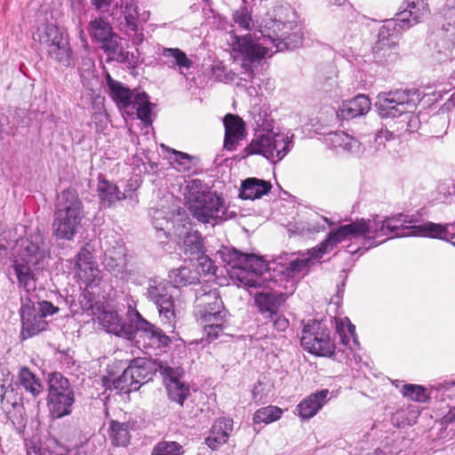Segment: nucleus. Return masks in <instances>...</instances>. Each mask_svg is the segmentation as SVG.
I'll list each match as a JSON object with an SVG mask.
<instances>
[{"instance_id": "39", "label": "nucleus", "mask_w": 455, "mask_h": 455, "mask_svg": "<svg viewBox=\"0 0 455 455\" xmlns=\"http://www.w3.org/2000/svg\"><path fill=\"white\" fill-rule=\"evenodd\" d=\"M218 253L223 262L232 267L231 276L235 278V271L240 270L243 260L246 259V254L229 247H223Z\"/></svg>"}, {"instance_id": "34", "label": "nucleus", "mask_w": 455, "mask_h": 455, "mask_svg": "<svg viewBox=\"0 0 455 455\" xmlns=\"http://www.w3.org/2000/svg\"><path fill=\"white\" fill-rule=\"evenodd\" d=\"M158 309V314L162 323L173 331L177 322V315L175 313L174 300L172 296L155 303Z\"/></svg>"}, {"instance_id": "53", "label": "nucleus", "mask_w": 455, "mask_h": 455, "mask_svg": "<svg viewBox=\"0 0 455 455\" xmlns=\"http://www.w3.org/2000/svg\"><path fill=\"white\" fill-rule=\"evenodd\" d=\"M226 321L212 320L208 323H200L210 340L217 339L223 331V324Z\"/></svg>"}, {"instance_id": "42", "label": "nucleus", "mask_w": 455, "mask_h": 455, "mask_svg": "<svg viewBox=\"0 0 455 455\" xmlns=\"http://www.w3.org/2000/svg\"><path fill=\"white\" fill-rule=\"evenodd\" d=\"M62 394H74L70 389L68 379L60 373L54 372L49 377V394L48 396L62 395Z\"/></svg>"}, {"instance_id": "22", "label": "nucleus", "mask_w": 455, "mask_h": 455, "mask_svg": "<svg viewBox=\"0 0 455 455\" xmlns=\"http://www.w3.org/2000/svg\"><path fill=\"white\" fill-rule=\"evenodd\" d=\"M437 411L441 425L455 431V381L450 384V387H445Z\"/></svg>"}, {"instance_id": "44", "label": "nucleus", "mask_w": 455, "mask_h": 455, "mask_svg": "<svg viewBox=\"0 0 455 455\" xmlns=\"http://www.w3.org/2000/svg\"><path fill=\"white\" fill-rule=\"evenodd\" d=\"M282 415L283 410L281 408L274 405H268L257 410L253 414L252 419L256 424H270L281 419Z\"/></svg>"}, {"instance_id": "58", "label": "nucleus", "mask_w": 455, "mask_h": 455, "mask_svg": "<svg viewBox=\"0 0 455 455\" xmlns=\"http://www.w3.org/2000/svg\"><path fill=\"white\" fill-rule=\"evenodd\" d=\"M437 193L439 195L438 200L442 202H448L451 196L455 195V180L452 182H443L437 187Z\"/></svg>"}, {"instance_id": "38", "label": "nucleus", "mask_w": 455, "mask_h": 455, "mask_svg": "<svg viewBox=\"0 0 455 455\" xmlns=\"http://www.w3.org/2000/svg\"><path fill=\"white\" fill-rule=\"evenodd\" d=\"M146 295L154 304L171 296L165 281L157 277L148 280Z\"/></svg>"}, {"instance_id": "20", "label": "nucleus", "mask_w": 455, "mask_h": 455, "mask_svg": "<svg viewBox=\"0 0 455 455\" xmlns=\"http://www.w3.org/2000/svg\"><path fill=\"white\" fill-rule=\"evenodd\" d=\"M159 371L165 379L166 389L170 399L180 405L189 395V388L179 379L180 369H173L168 365H160Z\"/></svg>"}, {"instance_id": "7", "label": "nucleus", "mask_w": 455, "mask_h": 455, "mask_svg": "<svg viewBox=\"0 0 455 455\" xmlns=\"http://www.w3.org/2000/svg\"><path fill=\"white\" fill-rule=\"evenodd\" d=\"M84 207L75 190H64L59 196L52 224L53 234L71 240L78 232L84 219Z\"/></svg>"}, {"instance_id": "14", "label": "nucleus", "mask_w": 455, "mask_h": 455, "mask_svg": "<svg viewBox=\"0 0 455 455\" xmlns=\"http://www.w3.org/2000/svg\"><path fill=\"white\" fill-rule=\"evenodd\" d=\"M102 263L106 270L121 280L129 282L135 278L136 273L128 265L126 249L121 242H116L105 250Z\"/></svg>"}, {"instance_id": "55", "label": "nucleus", "mask_w": 455, "mask_h": 455, "mask_svg": "<svg viewBox=\"0 0 455 455\" xmlns=\"http://www.w3.org/2000/svg\"><path fill=\"white\" fill-rule=\"evenodd\" d=\"M298 415L302 420H308L313 417V398L307 396L297 405Z\"/></svg>"}, {"instance_id": "47", "label": "nucleus", "mask_w": 455, "mask_h": 455, "mask_svg": "<svg viewBox=\"0 0 455 455\" xmlns=\"http://www.w3.org/2000/svg\"><path fill=\"white\" fill-rule=\"evenodd\" d=\"M133 107L137 108V116L145 124L151 123V104L148 101V96L145 92H136Z\"/></svg>"}, {"instance_id": "37", "label": "nucleus", "mask_w": 455, "mask_h": 455, "mask_svg": "<svg viewBox=\"0 0 455 455\" xmlns=\"http://www.w3.org/2000/svg\"><path fill=\"white\" fill-rule=\"evenodd\" d=\"M328 6L339 8L341 18L347 23L350 29L356 28L357 12L347 0H325Z\"/></svg>"}, {"instance_id": "54", "label": "nucleus", "mask_w": 455, "mask_h": 455, "mask_svg": "<svg viewBox=\"0 0 455 455\" xmlns=\"http://www.w3.org/2000/svg\"><path fill=\"white\" fill-rule=\"evenodd\" d=\"M235 23L244 30H251L253 27V22L248 11L244 8L235 11L233 14Z\"/></svg>"}, {"instance_id": "64", "label": "nucleus", "mask_w": 455, "mask_h": 455, "mask_svg": "<svg viewBox=\"0 0 455 455\" xmlns=\"http://www.w3.org/2000/svg\"><path fill=\"white\" fill-rule=\"evenodd\" d=\"M100 42L102 44L101 48L104 50L105 52H108L110 54L116 53V52L117 50V44L113 39V36L109 37L106 41H100Z\"/></svg>"}, {"instance_id": "41", "label": "nucleus", "mask_w": 455, "mask_h": 455, "mask_svg": "<svg viewBox=\"0 0 455 455\" xmlns=\"http://www.w3.org/2000/svg\"><path fill=\"white\" fill-rule=\"evenodd\" d=\"M20 383L27 392H29L34 396L38 395L43 392V386L36 376L27 368L23 367L19 374Z\"/></svg>"}, {"instance_id": "52", "label": "nucleus", "mask_w": 455, "mask_h": 455, "mask_svg": "<svg viewBox=\"0 0 455 455\" xmlns=\"http://www.w3.org/2000/svg\"><path fill=\"white\" fill-rule=\"evenodd\" d=\"M150 215L152 224L157 231H163L164 234L170 231L171 222L167 220L163 211L154 209L151 211Z\"/></svg>"}, {"instance_id": "3", "label": "nucleus", "mask_w": 455, "mask_h": 455, "mask_svg": "<svg viewBox=\"0 0 455 455\" xmlns=\"http://www.w3.org/2000/svg\"><path fill=\"white\" fill-rule=\"evenodd\" d=\"M355 326L349 318L315 313V356L327 357L348 366L361 361Z\"/></svg>"}, {"instance_id": "15", "label": "nucleus", "mask_w": 455, "mask_h": 455, "mask_svg": "<svg viewBox=\"0 0 455 455\" xmlns=\"http://www.w3.org/2000/svg\"><path fill=\"white\" fill-rule=\"evenodd\" d=\"M267 269V264L261 257L246 254L240 270L235 271L237 285L250 288L260 286L263 283L261 275Z\"/></svg>"}, {"instance_id": "61", "label": "nucleus", "mask_w": 455, "mask_h": 455, "mask_svg": "<svg viewBox=\"0 0 455 455\" xmlns=\"http://www.w3.org/2000/svg\"><path fill=\"white\" fill-rule=\"evenodd\" d=\"M395 138V135L392 132L387 129H380L375 134V142L379 145V147H385V142L391 140Z\"/></svg>"}, {"instance_id": "28", "label": "nucleus", "mask_w": 455, "mask_h": 455, "mask_svg": "<svg viewBox=\"0 0 455 455\" xmlns=\"http://www.w3.org/2000/svg\"><path fill=\"white\" fill-rule=\"evenodd\" d=\"M271 188L272 186L268 181L257 178H248L243 181L239 196L242 199L254 200L267 194Z\"/></svg>"}, {"instance_id": "51", "label": "nucleus", "mask_w": 455, "mask_h": 455, "mask_svg": "<svg viewBox=\"0 0 455 455\" xmlns=\"http://www.w3.org/2000/svg\"><path fill=\"white\" fill-rule=\"evenodd\" d=\"M338 394V390L330 392L328 389L315 392V415H316L329 401L332 398H336Z\"/></svg>"}, {"instance_id": "57", "label": "nucleus", "mask_w": 455, "mask_h": 455, "mask_svg": "<svg viewBox=\"0 0 455 455\" xmlns=\"http://www.w3.org/2000/svg\"><path fill=\"white\" fill-rule=\"evenodd\" d=\"M300 344L309 354H313V332L309 323L303 326L300 333Z\"/></svg>"}, {"instance_id": "23", "label": "nucleus", "mask_w": 455, "mask_h": 455, "mask_svg": "<svg viewBox=\"0 0 455 455\" xmlns=\"http://www.w3.org/2000/svg\"><path fill=\"white\" fill-rule=\"evenodd\" d=\"M223 124L225 127L224 148L234 150L245 136L244 122L236 115L228 114L223 118Z\"/></svg>"}, {"instance_id": "33", "label": "nucleus", "mask_w": 455, "mask_h": 455, "mask_svg": "<svg viewBox=\"0 0 455 455\" xmlns=\"http://www.w3.org/2000/svg\"><path fill=\"white\" fill-rule=\"evenodd\" d=\"M419 416V410L418 406L408 404L398 408L395 412H393L390 421L392 425L396 427H403L416 423Z\"/></svg>"}, {"instance_id": "9", "label": "nucleus", "mask_w": 455, "mask_h": 455, "mask_svg": "<svg viewBox=\"0 0 455 455\" xmlns=\"http://www.w3.org/2000/svg\"><path fill=\"white\" fill-rule=\"evenodd\" d=\"M34 39L46 48L48 56L60 66L68 68L75 65L69 43L56 25L42 24L37 28Z\"/></svg>"}, {"instance_id": "21", "label": "nucleus", "mask_w": 455, "mask_h": 455, "mask_svg": "<svg viewBox=\"0 0 455 455\" xmlns=\"http://www.w3.org/2000/svg\"><path fill=\"white\" fill-rule=\"evenodd\" d=\"M20 317L22 322L21 334L24 339L41 332L47 326V322L36 312V305H32L29 301L22 305Z\"/></svg>"}, {"instance_id": "24", "label": "nucleus", "mask_w": 455, "mask_h": 455, "mask_svg": "<svg viewBox=\"0 0 455 455\" xmlns=\"http://www.w3.org/2000/svg\"><path fill=\"white\" fill-rule=\"evenodd\" d=\"M371 108L370 99L364 94H358L351 100L344 101L339 109L334 111L336 116L341 120H349L363 116Z\"/></svg>"}, {"instance_id": "2", "label": "nucleus", "mask_w": 455, "mask_h": 455, "mask_svg": "<svg viewBox=\"0 0 455 455\" xmlns=\"http://www.w3.org/2000/svg\"><path fill=\"white\" fill-rule=\"evenodd\" d=\"M295 26L292 8L287 4L276 5L266 13L259 26L262 42H259V38L253 40L251 35L238 36L230 34L231 55L235 60L241 61V67L246 72L252 73L253 67L272 52L268 44L275 46V52L293 49L301 44L300 35H290Z\"/></svg>"}, {"instance_id": "48", "label": "nucleus", "mask_w": 455, "mask_h": 455, "mask_svg": "<svg viewBox=\"0 0 455 455\" xmlns=\"http://www.w3.org/2000/svg\"><path fill=\"white\" fill-rule=\"evenodd\" d=\"M401 394L412 401L425 403L429 399L426 387L416 384L402 385Z\"/></svg>"}, {"instance_id": "31", "label": "nucleus", "mask_w": 455, "mask_h": 455, "mask_svg": "<svg viewBox=\"0 0 455 455\" xmlns=\"http://www.w3.org/2000/svg\"><path fill=\"white\" fill-rule=\"evenodd\" d=\"M133 424L130 421L119 422L110 420L108 427V435L112 443L116 446H127L130 443L131 434Z\"/></svg>"}, {"instance_id": "6", "label": "nucleus", "mask_w": 455, "mask_h": 455, "mask_svg": "<svg viewBox=\"0 0 455 455\" xmlns=\"http://www.w3.org/2000/svg\"><path fill=\"white\" fill-rule=\"evenodd\" d=\"M129 323H124L116 311L103 310L99 315V323L108 332L128 340H134L137 333L148 339L151 346L166 347L171 339L159 328L147 321L136 309L129 307Z\"/></svg>"}, {"instance_id": "11", "label": "nucleus", "mask_w": 455, "mask_h": 455, "mask_svg": "<svg viewBox=\"0 0 455 455\" xmlns=\"http://www.w3.org/2000/svg\"><path fill=\"white\" fill-rule=\"evenodd\" d=\"M290 143L288 136L267 132L255 136L245 151L247 155H262L271 162H278L287 155Z\"/></svg>"}, {"instance_id": "4", "label": "nucleus", "mask_w": 455, "mask_h": 455, "mask_svg": "<svg viewBox=\"0 0 455 455\" xmlns=\"http://www.w3.org/2000/svg\"><path fill=\"white\" fill-rule=\"evenodd\" d=\"M49 258V247L39 230L18 239L12 260L18 287L27 291H35L44 277Z\"/></svg>"}, {"instance_id": "12", "label": "nucleus", "mask_w": 455, "mask_h": 455, "mask_svg": "<svg viewBox=\"0 0 455 455\" xmlns=\"http://www.w3.org/2000/svg\"><path fill=\"white\" fill-rule=\"evenodd\" d=\"M445 23L443 26L440 38L436 43L434 59L442 64L448 60H455V0H446L443 9Z\"/></svg>"}, {"instance_id": "29", "label": "nucleus", "mask_w": 455, "mask_h": 455, "mask_svg": "<svg viewBox=\"0 0 455 455\" xmlns=\"http://www.w3.org/2000/svg\"><path fill=\"white\" fill-rule=\"evenodd\" d=\"M75 402L74 394H62V395L48 396V407L53 419H60L69 415Z\"/></svg>"}, {"instance_id": "8", "label": "nucleus", "mask_w": 455, "mask_h": 455, "mask_svg": "<svg viewBox=\"0 0 455 455\" xmlns=\"http://www.w3.org/2000/svg\"><path fill=\"white\" fill-rule=\"evenodd\" d=\"M419 101L418 90H395L378 95L376 108L381 117L395 118L403 116L412 131L417 127L419 119L412 115Z\"/></svg>"}, {"instance_id": "18", "label": "nucleus", "mask_w": 455, "mask_h": 455, "mask_svg": "<svg viewBox=\"0 0 455 455\" xmlns=\"http://www.w3.org/2000/svg\"><path fill=\"white\" fill-rule=\"evenodd\" d=\"M76 266L79 279L86 286H97L99 284L100 270L93 259L90 244H85L78 252Z\"/></svg>"}, {"instance_id": "16", "label": "nucleus", "mask_w": 455, "mask_h": 455, "mask_svg": "<svg viewBox=\"0 0 455 455\" xmlns=\"http://www.w3.org/2000/svg\"><path fill=\"white\" fill-rule=\"evenodd\" d=\"M315 137L337 153L359 156L363 152L362 143L356 138L341 131L318 132L315 129Z\"/></svg>"}, {"instance_id": "1", "label": "nucleus", "mask_w": 455, "mask_h": 455, "mask_svg": "<svg viewBox=\"0 0 455 455\" xmlns=\"http://www.w3.org/2000/svg\"><path fill=\"white\" fill-rule=\"evenodd\" d=\"M419 212L399 213L384 218L374 215L371 219L357 218L331 230L326 238L315 247V260L334 251L338 244L362 238L360 246L347 251L356 259L370 249L394 237L422 236L440 239L455 245V224L422 221Z\"/></svg>"}, {"instance_id": "19", "label": "nucleus", "mask_w": 455, "mask_h": 455, "mask_svg": "<svg viewBox=\"0 0 455 455\" xmlns=\"http://www.w3.org/2000/svg\"><path fill=\"white\" fill-rule=\"evenodd\" d=\"M177 224L173 225V233L183 238L186 252L199 255L202 252V239L197 231L191 232L192 225L185 214H179Z\"/></svg>"}, {"instance_id": "32", "label": "nucleus", "mask_w": 455, "mask_h": 455, "mask_svg": "<svg viewBox=\"0 0 455 455\" xmlns=\"http://www.w3.org/2000/svg\"><path fill=\"white\" fill-rule=\"evenodd\" d=\"M108 85L111 91V96L119 108H127L132 105L136 92H131L119 82L113 80L110 76H108Z\"/></svg>"}, {"instance_id": "59", "label": "nucleus", "mask_w": 455, "mask_h": 455, "mask_svg": "<svg viewBox=\"0 0 455 455\" xmlns=\"http://www.w3.org/2000/svg\"><path fill=\"white\" fill-rule=\"evenodd\" d=\"M36 312L44 319L48 315H52L59 311L57 307H54L49 301H41L38 302L36 306Z\"/></svg>"}, {"instance_id": "27", "label": "nucleus", "mask_w": 455, "mask_h": 455, "mask_svg": "<svg viewBox=\"0 0 455 455\" xmlns=\"http://www.w3.org/2000/svg\"><path fill=\"white\" fill-rule=\"evenodd\" d=\"M160 51L163 64L177 69L180 74H184V70L189 69L193 65V61L180 48L162 47Z\"/></svg>"}, {"instance_id": "26", "label": "nucleus", "mask_w": 455, "mask_h": 455, "mask_svg": "<svg viewBox=\"0 0 455 455\" xmlns=\"http://www.w3.org/2000/svg\"><path fill=\"white\" fill-rule=\"evenodd\" d=\"M283 300V294L269 291L256 292L254 295L255 305L261 314L267 315V317L276 315Z\"/></svg>"}, {"instance_id": "40", "label": "nucleus", "mask_w": 455, "mask_h": 455, "mask_svg": "<svg viewBox=\"0 0 455 455\" xmlns=\"http://www.w3.org/2000/svg\"><path fill=\"white\" fill-rule=\"evenodd\" d=\"M196 315L200 323H208L212 320L226 321L227 311L224 309L223 302L218 307L215 303L210 307L196 309Z\"/></svg>"}, {"instance_id": "35", "label": "nucleus", "mask_w": 455, "mask_h": 455, "mask_svg": "<svg viewBox=\"0 0 455 455\" xmlns=\"http://www.w3.org/2000/svg\"><path fill=\"white\" fill-rule=\"evenodd\" d=\"M169 277L175 286H186L196 283L199 280V275L188 267H180L170 272Z\"/></svg>"}, {"instance_id": "45", "label": "nucleus", "mask_w": 455, "mask_h": 455, "mask_svg": "<svg viewBox=\"0 0 455 455\" xmlns=\"http://www.w3.org/2000/svg\"><path fill=\"white\" fill-rule=\"evenodd\" d=\"M221 299L219 292L216 290H207L205 287H202L196 292V309L210 307L215 303L218 307L221 306Z\"/></svg>"}, {"instance_id": "62", "label": "nucleus", "mask_w": 455, "mask_h": 455, "mask_svg": "<svg viewBox=\"0 0 455 455\" xmlns=\"http://www.w3.org/2000/svg\"><path fill=\"white\" fill-rule=\"evenodd\" d=\"M198 267L204 274H213L215 271L212 259L206 256L198 257Z\"/></svg>"}, {"instance_id": "56", "label": "nucleus", "mask_w": 455, "mask_h": 455, "mask_svg": "<svg viewBox=\"0 0 455 455\" xmlns=\"http://www.w3.org/2000/svg\"><path fill=\"white\" fill-rule=\"evenodd\" d=\"M271 392V385L259 381L252 390V398L256 403H261L267 400Z\"/></svg>"}, {"instance_id": "30", "label": "nucleus", "mask_w": 455, "mask_h": 455, "mask_svg": "<svg viewBox=\"0 0 455 455\" xmlns=\"http://www.w3.org/2000/svg\"><path fill=\"white\" fill-rule=\"evenodd\" d=\"M312 258L313 253L309 251L307 253L299 254L295 259H291L287 266H282L279 272L289 279L299 277L300 275L308 271V265Z\"/></svg>"}, {"instance_id": "10", "label": "nucleus", "mask_w": 455, "mask_h": 455, "mask_svg": "<svg viewBox=\"0 0 455 455\" xmlns=\"http://www.w3.org/2000/svg\"><path fill=\"white\" fill-rule=\"evenodd\" d=\"M403 32L398 28L397 21L386 20L380 27L378 40L373 46V55L376 61L389 67L399 59L398 40Z\"/></svg>"}, {"instance_id": "50", "label": "nucleus", "mask_w": 455, "mask_h": 455, "mask_svg": "<svg viewBox=\"0 0 455 455\" xmlns=\"http://www.w3.org/2000/svg\"><path fill=\"white\" fill-rule=\"evenodd\" d=\"M170 159L172 166L180 172H188L192 167V157L188 154L173 150Z\"/></svg>"}, {"instance_id": "5", "label": "nucleus", "mask_w": 455, "mask_h": 455, "mask_svg": "<svg viewBox=\"0 0 455 455\" xmlns=\"http://www.w3.org/2000/svg\"><path fill=\"white\" fill-rule=\"evenodd\" d=\"M185 206L198 221L215 226L235 218L236 213L228 210L226 200L199 179L185 181L182 191Z\"/></svg>"}, {"instance_id": "43", "label": "nucleus", "mask_w": 455, "mask_h": 455, "mask_svg": "<svg viewBox=\"0 0 455 455\" xmlns=\"http://www.w3.org/2000/svg\"><path fill=\"white\" fill-rule=\"evenodd\" d=\"M89 32L96 41H106L113 36L112 28L108 22L101 18L95 19L90 22Z\"/></svg>"}, {"instance_id": "63", "label": "nucleus", "mask_w": 455, "mask_h": 455, "mask_svg": "<svg viewBox=\"0 0 455 455\" xmlns=\"http://www.w3.org/2000/svg\"><path fill=\"white\" fill-rule=\"evenodd\" d=\"M270 318L273 320V326L279 331L286 330L289 326L288 320L284 316L278 315V312H276V315H273Z\"/></svg>"}, {"instance_id": "60", "label": "nucleus", "mask_w": 455, "mask_h": 455, "mask_svg": "<svg viewBox=\"0 0 455 455\" xmlns=\"http://www.w3.org/2000/svg\"><path fill=\"white\" fill-rule=\"evenodd\" d=\"M344 283H341L340 285H337V291L336 294L333 295L330 299L329 307H333V312L336 313L338 310V307H339L344 294Z\"/></svg>"}, {"instance_id": "49", "label": "nucleus", "mask_w": 455, "mask_h": 455, "mask_svg": "<svg viewBox=\"0 0 455 455\" xmlns=\"http://www.w3.org/2000/svg\"><path fill=\"white\" fill-rule=\"evenodd\" d=\"M183 447L176 442L163 441L152 450L151 455H182Z\"/></svg>"}, {"instance_id": "36", "label": "nucleus", "mask_w": 455, "mask_h": 455, "mask_svg": "<svg viewBox=\"0 0 455 455\" xmlns=\"http://www.w3.org/2000/svg\"><path fill=\"white\" fill-rule=\"evenodd\" d=\"M98 193L100 200L110 206L112 204L123 200L125 196L118 188L107 180L100 181L98 185Z\"/></svg>"}, {"instance_id": "46", "label": "nucleus", "mask_w": 455, "mask_h": 455, "mask_svg": "<svg viewBox=\"0 0 455 455\" xmlns=\"http://www.w3.org/2000/svg\"><path fill=\"white\" fill-rule=\"evenodd\" d=\"M138 0H127L122 12L125 27L132 32L138 31Z\"/></svg>"}, {"instance_id": "13", "label": "nucleus", "mask_w": 455, "mask_h": 455, "mask_svg": "<svg viewBox=\"0 0 455 455\" xmlns=\"http://www.w3.org/2000/svg\"><path fill=\"white\" fill-rule=\"evenodd\" d=\"M151 379V371L145 361L135 360L118 377L109 374L108 381L119 393L129 394L138 390L144 383Z\"/></svg>"}, {"instance_id": "25", "label": "nucleus", "mask_w": 455, "mask_h": 455, "mask_svg": "<svg viewBox=\"0 0 455 455\" xmlns=\"http://www.w3.org/2000/svg\"><path fill=\"white\" fill-rule=\"evenodd\" d=\"M233 431V419L220 418L214 421L208 436L205 438L206 445L212 450H218L228 440Z\"/></svg>"}, {"instance_id": "17", "label": "nucleus", "mask_w": 455, "mask_h": 455, "mask_svg": "<svg viewBox=\"0 0 455 455\" xmlns=\"http://www.w3.org/2000/svg\"><path fill=\"white\" fill-rule=\"evenodd\" d=\"M403 5V9L396 13L395 18L389 20L397 21L401 32L420 22L429 13L427 0H405Z\"/></svg>"}]
</instances>
